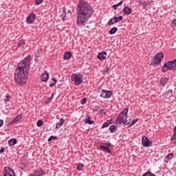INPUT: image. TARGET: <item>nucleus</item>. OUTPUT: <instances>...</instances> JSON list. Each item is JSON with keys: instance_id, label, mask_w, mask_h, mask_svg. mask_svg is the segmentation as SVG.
Here are the masks:
<instances>
[{"instance_id": "obj_28", "label": "nucleus", "mask_w": 176, "mask_h": 176, "mask_svg": "<svg viewBox=\"0 0 176 176\" xmlns=\"http://www.w3.org/2000/svg\"><path fill=\"white\" fill-rule=\"evenodd\" d=\"M56 83H57V80L52 78V82L50 84V87H54V86L56 85Z\"/></svg>"}, {"instance_id": "obj_1", "label": "nucleus", "mask_w": 176, "mask_h": 176, "mask_svg": "<svg viewBox=\"0 0 176 176\" xmlns=\"http://www.w3.org/2000/svg\"><path fill=\"white\" fill-rule=\"evenodd\" d=\"M31 55H28L18 64V67L14 71V79L16 85L24 86L28 80V74H30V67L31 66Z\"/></svg>"}, {"instance_id": "obj_10", "label": "nucleus", "mask_w": 176, "mask_h": 176, "mask_svg": "<svg viewBox=\"0 0 176 176\" xmlns=\"http://www.w3.org/2000/svg\"><path fill=\"white\" fill-rule=\"evenodd\" d=\"M103 145H106V146H99L100 151H107L108 153H112V151H111V149H109L111 146H112L111 145V143H103Z\"/></svg>"}, {"instance_id": "obj_37", "label": "nucleus", "mask_w": 176, "mask_h": 176, "mask_svg": "<svg viewBox=\"0 0 176 176\" xmlns=\"http://www.w3.org/2000/svg\"><path fill=\"white\" fill-rule=\"evenodd\" d=\"M138 122V118H136L132 121V122L129 124V127H131V126H134L135 124H136Z\"/></svg>"}, {"instance_id": "obj_25", "label": "nucleus", "mask_w": 176, "mask_h": 176, "mask_svg": "<svg viewBox=\"0 0 176 176\" xmlns=\"http://www.w3.org/2000/svg\"><path fill=\"white\" fill-rule=\"evenodd\" d=\"M117 32H118V28L113 27V28H112L109 30V34L110 35H113V34H116Z\"/></svg>"}, {"instance_id": "obj_31", "label": "nucleus", "mask_w": 176, "mask_h": 176, "mask_svg": "<svg viewBox=\"0 0 176 176\" xmlns=\"http://www.w3.org/2000/svg\"><path fill=\"white\" fill-rule=\"evenodd\" d=\"M65 16H67V13L65 12V10H63V14L60 15L63 21L65 20Z\"/></svg>"}, {"instance_id": "obj_3", "label": "nucleus", "mask_w": 176, "mask_h": 176, "mask_svg": "<svg viewBox=\"0 0 176 176\" xmlns=\"http://www.w3.org/2000/svg\"><path fill=\"white\" fill-rule=\"evenodd\" d=\"M127 115H129V108H125L120 113L117 120H116V124H130V122L127 120Z\"/></svg>"}, {"instance_id": "obj_17", "label": "nucleus", "mask_w": 176, "mask_h": 176, "mask_svg": "<svg viewBox=\"0 0 176 176\" xmlns=\"http://www.w3.org/2000/svg\"><path fill=\"white\" fill-rule=\"evenodd\" d=\"M64 123H65V120H64V118H60L59 122L56 123V129H60Z\"/></svg>"}, {"instance_id": "obj_38", "label": "nucleus", "mask_w": 176, "mask_h": 176, "mask_svg": "<svg viewBox=\"0 0 176 176\" xmlns=\"http://www.w3.org/2000/svg\"><path fill=\"white\" fill-rule=\"evenodd\" d=\"M18 166H19V168H21V170H25V165H23V164L19 163L18 164Z\"/></svg>"}, {"instance_id": "obj_8", "label": "nucleus", "mask_w": 176, "mask_h": 176, "mask_svg": "<svg viewBox=\"0 0 176 176\" xmlns=\"http://www.w3.org/2000/svg\"><path fill=\"white\" fill-rule=\"evenodd\" d=\"M112 94H113L112 91H108L107 89H102V94H100V97L105 100L107 98H111V96H112Z\"/></svg>"}, {"instance_id": "obj_46", "label": "nucleus", "mask_w": 176, "mask_h": 176, "mask_svg": "<svg viewBox=\"0 0 176 176\" xmlns=\"http://www.w3.org/2000/svg\"><path fill=\"white\" fill-rule=\"evenodd\" d=\"M2 126H3V120H0V127H2Z\"/></svg>"}, {"instance_id": "obj_12", "label": "nucleus", "mask_w": 176, "mask_h": 176, "mask_svg": "<svg viewBox=\"0 0 176 176\" xmlns=\"http://www.w3.org/2000/svg\"><path fill=\"white\" fill-rule=\"evenodd\" d=\"M23 119V114L21 113L18 116H16L12 122H9L8 124V126H13V124H14V123H17V122H20V120Z\"/></svg>"}, {"instance_id": "obj_35", "label": "nucleus", "mask_w": 176, "mask_h": 176, "mask_svg": "<svg viewBox=\"0 0 176 176\" xmlns=\"http://www.w3.org/2000/svg\"><path fill=\"white\" fill-rule=\"evenodd\" d=\"M142 176H156V175H155L151 172H146Z\"/></svg>"}, {"instance_id": "obj_30", "label": "nucleus", "mask_w": 176, "mask_h": 176, "mask_svg": "<svg viewBox=\"0 0 176 176\" xmlns=\"http://www.w3.org/2000/svg\"><path fill=\"white\" fill-rule=\"evenodd\" d=\"M83 164H78V165L77 166V170L78 171H82V170H83Z\"/></svg>"}, {"instance_id": "obj_19", "label": "nucleus", "mask_w": 176, "mask_h": 176, "mask_svg": "<svg viewBox=\"0 0 176 176\" xmlns=\"http://www.w3.org/2000/svg\"><path fill=\"white\" fill-rule=\"evenodd\" d=\"M112 122H113V120H107V122L103 123L102 126V129H105V127H108L111 126V124H112Z\"/></svg>"}, {"instance_id": "obj_24", "label": "nucleus", "mask_w": 176, "mask_h": 176, "mask_svg": "<svg viewBox=\"0 0 176 176\" xmlns=\"http://www.w3.org/2000/svg\"><path fill=\"white\" fill-rule=\"evenodd\" d=\"M24 46H25V41L24 39L19 40L18 43V47H24Z\"/></svg>"}, {"instance_id": "obj_5", "label": "nucleus", "mask_w": 176, "mask_h": 176, "mask_svg": "<svg viewBox=\"0 0 176 176\" xmlns=\"http://www.w3.org/2000/svg\"><path fill=\"white\" fill-rule=\"evenodd\" d=\"M164 57V54H163V52H160L158 54H157L153 60H152V64H153V65H159V64H160L162 63V60H163Z\"/></svg>"}, {"instance_id": "obj_41", "label": "nucleus", "mask_w": 176, "mask_h": 176, "mask_svg": "<svg viewBox=\"0 0 176 176\" xmlns=\"http://www.w3.org/2000/svg\"><path fill=\"white\" fill-rule=\"evenodd\" d=\"M43 2V0H35L36 5H41Z\"/></svg>"}, {"instance_id": "obj_6", "label": "nucleus", "mask_w": 176, "mask_h": 176, "mask_svg": "<svg viewBox=\"0 0 176 176\" xmlns=\"http://www.w3.org/2000/svg\"><path fill=\"white\" fill-rule=\"evenodd\" d=\"M164 68H167V69L174 70L176 69V59L166 62L164 64Z\"/></svg>"}, {"instance_id": "obj_11", "label": "nucleus", "mask_w": 176, "mask_h": 176, "mask_svg": "<svg viewBox=\"0 0 176 176\" xmlns=\"http://www.w3.org/2000/svg\"><path fill=\"white\" fill-rule=\"evenodd\" d=\"M35 19H36V15L34 13H31L26 19V21L28 24H32L34 21H35Z\"/></svg>"}, {"instance_id": "obj_26", "label": "nucleus", "mask_w": 176, "mask_h": 176, "mask_svg": "<svg viewBox=\"0 0 176 176\" xmlns=\"http://www.w3.org/2000/svg\"><path fill=\"white\" fill-rule=\"evenodd\" d=\"M116 129H117V127H116V125H111L110 126H109V130H110V132L111 133H116Z\"/></svg>"}, {"instance_id": "obj_33", "label": "nucleus", "mask_w": 176, "mask_h": 176, "mask_svg": "<svg viewBox=\"0 0 176 176\" xmlns=\"http://www.w3.org/2000/svg\"><path fill=\"white\" fill-rule=\"evenodd\" d=\"M57 136H53V135H51L49 138H48V140H47V141L49 142H50V141H53V140H57Z\"/></svg>"}, {"instance_id": "obj_40", "label": "nucleus", "mask_w": 176, "mask_h": 176, "mask_svg": "<svg viewBox=\"0 0 176 176\" xmlns=\"http://www.w3.org/2000/svg\"><path fill=\"white\" fill-rule=\"evenodd\" d=\"M10 98V96L9 95H6L5 98H4V101L5 102H8V101H9V99Z\"/></svg>"}, {"instance_id": "obj_7", "label": "nucleus", "mask_w": 176, "mask_h": 176, "mask_svg": "<svg viewBox=\"0 0 176 176\" xmlns=\"http://www.w3.org/2000/svg\"><path fill=\"white\" fill-rule=\"evenodd\" d=\"M3 176H16L14 170L10 167L6 166L3 170Z\"/></svg>"}, {"instance_id": "obj_14", "label": "nucleus", "mask_w": 176, "mask_h": 176, "mask_svg": "<svg viewBox=\"0 0 176 176\" xmlns=\"http://www.w3.org/2000/svg\"><path fill=\"white\" fill-rule=\"evenodd\" d=\"M122 12L125 16H129V14H131L132 10L129 6H126L124 8Z\"/></svg>"}, {"instance_id": "obj_2", "label": "nucleus", "mask_w": 176, "mask_h": 176, "mask_svg": "<svg viewBox=\"0 0 176 176\" xmlns=\"http://www.w3.org/2000/svg\"><path fill=\"white\" fill-rule=\"evenodd\" d=\"M77 19L76 23L78 27H85L89 19L93 16L94 10L87 1L85 0H79L76 8Z\"/></svg>"}, {"instance_id": "obj_32", "label": "nucleus", "mask_w": 176, "mask_h": 176, "mask_svg": "<svg viewBox=\"0 0 176 176\" xmlns=\"http://www.w3.org/2000/svg\"><path fill=\"white\" fill-rule=\"evenodd\" d=\"M173 157H174V154H173V153H169L166 155L167 160H171V159H173Z\"/></svg>"}, {"instance_id": "obj_23", "label": "nucleus", "mask_w": 176, "mask_h": 176, "mask_svg": "<svg viewBox=\"0 0 176 176\" xmlns=\"http://www.w3.org/2000/svg\"><path fill=\"white\" fill-rule=\"evenodd\" d=\"M113 20L114 21L115 23H119V21H122V20H123V16H114L113 18Z\"/></svg>"}, {"instance_id": "obj_39", "label": "nucleus", "mask_w": 176, "mask_h": 176, "mask_svg": "<svg viewBox=\"0 0 176 176\" xmlns=\"http://www.w3.org/2000/svg\"><path fill=\"white\" fill-rule=\"evenodd\" d=\"M113 24H115V21H113V18L111 19L108 22V25H113Z\"/></svg>"}, {"instance_id": "obj_44", "label": "nucleus", "mask_w": 176, "mask_h": 176, "mask_svg": "<svg viewBox=\"0 0 176 176\" xmlns=\"http://www.w3.org/2000/svg\"><path fill=\"white\" fill-rule=\"evenodd\" d=\"M109 71V68L107 67L105 69H103V74H106V72H108Z\"/></svg>"}, {"instance_id": "obj_13", "label": "nucleus", "mask_w": 176, "mask_h": 176, "mask_svg": "<svg viewBox=\"0 0 176 176\" xmlns=\"http://www.w3.org/2000/svg\"><path fill=\"white\" fill-rule=\"evenodd\" d=\"M43 174H45V170L41 168H38L32 173L29 176H42Z\"/></svg>"}, {"instance_id": "obj_16", "label": "nucleus", "mask_w": 176, "mask_h": 176, "mask_svg": "<svg viewBox=\"0 0 176 176\" xmlns=\"http://www.w3.org/2000/svg\"><path fill=\"white\" fill-rule=\"evenodd\" d=\"M47 79H49V74H47V72H45L41 76V80L43 82H47Z\"/></svg>"}, {"instance_id": "obj_29", "label": "nucleus", "mask_w": 176, "mask_h": 176, "mask_svg": "<svg viewBox=\"0 0 176 176\" xmlns=\"http://www.w3.org/2000/svg\"><path fill=\"white\" fill-rule=\"evenodd\" d=\"M36 126L37 127H42L43 126V121L42 120L37 121Z\"/></svg>"}, {"instance_id": "obj_22", "label": "nucleus", "mask_w": 176, "mask_h": 176, "mask_svg": "<svg viewBox=\"0 0 176 176\" xmlns=\"http://www.w3.org/2000/svg\"><path fill=\"white\" fill-rule=\"evenodd\" d=\"M17 144V140L14 138H12L8 141V145L10 146H13V145H16Z\"/></svg>"}, {"instance_id": "obj_20", "label": "nucleus", "mask_w": 176, "mask_h": 176, "mask_svg": "<svg viewBox=\"0 0 176 176\" xmlns=\"http://www.w3.org/2000/svg\"><path fill=\"white\" fill-rule=\"evenodd\" d=\"M167 82H168V78L167 77H164L160 80V83L163 87L166 86Z\"/></svg>"}, {"instance_id": "obj_47", "label": "nucleus", "mask_w": 176, "mask_h": 176, "mask_svg": "<svg viewBox=\"0 0 176 176\" xmlns=\"http://www.w3.org/2000/svg\"><path fill=\"white\" fill-rule=\"evenodd\" d=\"M162 72H167V71H168V69H167V68H165L164 67L162 69Z\"/></svg>"}, {"instance_id": "obj_34", "label": "nucleus", "mask_w": 176, "mask_h": 176, "mask_svg": "<svg viewBox=\"0 0 176 176\" xmlns=\"http://www.w3.org/2000/svg\"><path fill=\"white\" fill-rule=\"evenodd\" d=\"M170 27H172L173 28H175V27H176V19H173L171 21Z\"/></svg>"}, {"instance_id": "obj_15", "label": "nucleus", "mask_w": 176, "mask_h": 176, "mask_svg": "<svg viewBox=\"0 0 176 176\" xmlns=\"http://www.w3.org/2000/svg\"><path fill=\"white\" fill-rule=\"evenodd\" d=\"M97 58L99 60H101L102 61V60H104V58H107V52H102L98 53Z\"/></svg>"}, {"instance_id": "obj_21", "label": "nucleus", "mask_w": 176, "mask_h": 176, "mask_svg": "<svg viewBox=\"0 0 176 176\" xmlns=\"http://www.w3.org/2000/svg\"><path fill=\"white\" fill-rule=\"evenodd\" d=\"M85 124H93L94 123V120H90V116H87V118L85 120Z\"/></svg>"}, {"instance_id": "obj_43", "label": "nucleus", "mask_w": 176, "mask_h": 176, "mask_svg": "<svg viewBox=\"0 0 176 176\" xmlns=\"http://www.w3.org/2000/svg\"><path fill=\"white\" fill-rule=\"evenodd\" d=\"M53 97H54V94H52V96L47 98V100L49 101V102H50V101L53 100Z\"/></svg>"}, {"instance_id": "obj_4", "label": "nucleus", "mask_w": 176, "mask_h": 176, "mask_svg": "<svg viewBox=\"0 0 176 176\" xmlns=\"http://www.w3.org/2000/svg\"><path fill=\"white\" fill-rule=\"evenodd\" d=\"M71 80L74 82L75 86H80L83 83V75L78 74H72Z\"/></svg>"}, {"instance_id": "obj_45", "label": "nucleus", "mask_w": 176, "mask_h": 176, "mask_svg": "<svg viewBox=\"0 0 176 176\" xmlns=\"http://www.w3.org/2000/svg\"><path fill=\"white\" fill-rule=\"evenodd\" d=\"M168 94H169V96H171V94H173V89H168Z\"/></svg>"}, {"instance_id": "obj_36", "label": "nucleus", "mask_w": 176, "mask_h": 176, "mask_svg": "<svg viewBox=\"0 0 176 176\" xmlns=\"http://www.w3.org/2000/svg\"><path fill=\"white\" fill-rule=\"evenodd\" d=\"M151 3L149 1H147V2H144L143 3V8L144 9H146V8H148V6H149V4Z\"/></svg>"}, {"instance_id": "obj_9", "label": "nucleus", "mask_w": 176, "mask_h": 176, "mask_svg": "<svg viewBox=\"0 0 176 176\" xmlns=\"http://www.w3.org/2000/svg\"><path fill=\"white\" fill-rule=\"evenodd\" d=\"M142 144L143 146L149 147L152 146V142L149 141V139L146 136H143L142 138Z\"/></svg>"}, {"instance_id": "obj_27", "label": "nucleus", "mask_w": 176, "mask_h": 176, "mask_svg": "<svg viewBox=\"0 0 176 176\" xmlns=\"http://www.w3.org/2000/svg\"><path fill=\"white\" fill-rule=\"evenodd\" d=\"M122 3H123V1H120L117 4H115L112 6L113 9H114V10H118V6H120V5H122Z\"/></svg>"}, {"instance_id": "obj_42", "label": "nucleus", "mask_w": 176, "mask_h": 176, "mask_svg": "<svg viewBox=\"0 0 176 176\" xmlns=\"http://www.w3.org/2000/svg\"><path fill=\"white\" fill-rule=\"evenodd\" d=\"M86 101H87V99H86V98H82L81 101V105H85V104H86Z\"/></svg>"}, {"instance_id": "obj_48", "label": "nucleus", "mask_w": 176, "mask_h": 176, "mask_svg": "<svg viewBox=\"0 0 176 176\" xmlns=\"http://www.w3.org/2000/svg\"><path fill=\"white\" fill-rule=\"evenodd\" d=\"M5 152V148H2L0 149V153H3Z\"/></svg>"}, {"instance_id": "obj_18", "label": "nucleus", "mask_w": 176, "mask_h": 176, "mask_svg": "<svg viewBox=\"0 0 176 176\" xmlns=\"http://www.w3.org/2000/svg\"><path fill=\"white\" fill-rule=\"evenodd\" d=\"M72 56V53L71 52H66L64 53L63 58L64 60H69Z\"/></svg>"}]
</instances>
